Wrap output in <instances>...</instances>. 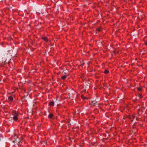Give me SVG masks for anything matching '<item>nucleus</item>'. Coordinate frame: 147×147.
Returning a JSON list of instances; mask_svg holds the SVG:
<instances>
[{
    "label": "nucleus",
    "instance_id": "nucleus-7",
    "mask_svg": "<svg viewBox=\"0 0 147 147\" xmlns=\"http://www.w3.org/2000/svg\"><path fill=\"white\" fill-rule=\"evenodd\" d=\"M20 141H18L17 140H15L13 141V142L14 143H19L20 142Z\"/></svg>",
    "mask_w": 147,
    "mask_h": 147
},
{
    "label": "nucleus",
    "instance_id": "nucleus-9",
    "mask_svg": "<svg viewBox=\"0 0 147 147\" xmlns=\"http://www.w3.org/2000/svg\"><path fill=\"white\" fill-rule=\"evenodd\" d=\"M104 72L105 74H107L109 72V71L107 70H105Z\"/></svg>",
    "mask_w": 147,
    "mask_h": 147
},
{
    "label": "nucleus",
    "instance_id": "nucleus-13",
    "mask_svg": "<svg viewBox=\"0 0 147 147\" xmlns=\"http://www.w3.org/2000/svg\"><path fill=\"white\" fill-rule=\"evenodd\" d=\"M145 44L146 45H147V42H146Z\"/></svg>",
    "mask_w": 147,
    "mask_h": 147
},
{
    "label": "nucleus",
    "instance_id": "nucleus-6",
    "mask_svg": "<svg viewBox=\"0 0 147 147\" xmlns=\"http://www.w3.org/2000/svg\"><path fill=\"white\" fill-rule=\"evenodd\" d=\"M67 77V76L66 75H64L62 77H61V78L62 79H64L65 78H66Z\"/></svg>",
    "mask_w": 147,
    "mask_h": 147
},
{
    "label": "nucleus",
    "instance_id": "nucleus-5",
    "mask_svg": "<svg viewBox=\"0 0 147 147\" xmlns=\"http://www.w3.org/2000/svg\"><path fill=\"white\" fill-rule=\"evenodd\" d=\"M8 100L10 101H12V100H13V98L11 96H9L8 97Z\"/></svg>",
    "mask_w": 147,
    "mask_h": 147
},
{
    "label": "nucleus",
    "instance_id": "nucleus-12",
    "mask_svg": "<svg viewBox=\"0 0 147 147\" xmlns=\"http://www.w3.org/2000/svg\"><path fill=\"white\" fill-rule=\"evenodd\" d=\"M138 91H140V90H141V89H140L139 88H138Z\"/></svg>",
    "mask_w": 147,
    "mask_h": 147
},
{
    "label": "nucleus",
    "instance_id": "nucleus-14",
    "mask_svg": "<svg viewBox=\"0 0 147 147\" xmlns=\"http://www.w3.org/2000/svg\"><path fill=\"white\" fill-rule=\"evenodd\" d=\"M83 64H82V66H83Z\"/></svg>",
    "mask_w": 147,
    "mask_h": 147
},
{
    "label": "nucleus",
    "instance_id": "nucleus-10",
    "mask_svg": "<svg viewBox=\"0 0 147 147\" xmlns=\"http://www.w3.org/2000/svg\"><path fill=\"white\" fill-rule=\"evenodd\" d=\"M43 39L45 41H48V39L46 37L43 38Z\"/></svg>",
    "mask_w": 147,
    "mask_h": 147
},
{
    "label": "nucleus",
    "instance_id": "nucleus-2",
    "mask_svg": "<svg viewBox=\"0 0 147 147\" xmlns=\"http://www.w3.org/2000/svg\"><path fill=\"white\" fill-rule=\"evenodd\" d=\"M49 105L51 106H53L54 105V101H50L49 102Z\"/></svg>",
    "mask_w": 147,
    "mask_h": 147
},
{
    "label": "nucleus",
    "instance_id": "nucleus-1",
    "mask_svg": "<svg viewBox=\"0 0 147 147\" xmlns=\"http://www.w3.org/2000/svg\"><path fill=\"white\" fill-rule=\"evenodd\" d=\"M13 117H11V118H13V119L15 121H16L18 120V115L17 113L15 111H13Z\"/></svg>",
    "mask_w": 147,
    "mask_h": 147
},
{
    "label": "nucleus",
    "instance_id": "nucleus-8",
    "mask_svg": "<svg viewBox=\"0 0 147 147\" xmlns=\"http://www.w3.org/2000/svg\"><path fill=\"white\" fill-rule=\"evenodd\" d=\"M81 97L83 99H87V98L85 96H84L83 95H82L81 96Z\"/></svg>",
    "mask_w": 147,
    "mask_h": 147
},
{
    "label": "nucleus",
    "instance_id": "nucleus-11",
    "mask_svg": "<svg viewBox=\"0 0 147 147\" xmlns=\"http://www.w3.org/2000/svg\"><path fill=\"white\" fill-rule=\"evenodd\" d=\"M138 97H139L140 98H141V97H142V96L141 95L139 94H138Z\"/></svg>",
    "mask_w": 147,
    "mask_h": 147
},
{
    "label": "nucleus",
    "instance_id": "nucleus-3",
    "mask_svg": "<svg viewBox=\"0 0 147 147\" xmlns=\"http://www.w3.org/2000/svg\"><path fill=\"white\" fill-rule=\"evenodd\" d=\"M97 101L95 100H93L92 101V104L94 105H96L97 103Z\"/></svg>",
    "mask_w": 147,
    "mask_h": 147
},
{
    "label": "nucleus",
    "instance_id": "nucleus-4",
    "mask_svg": "<svg viewBox=\"0 0 147 147\" xmlns=\"http://www.w3.org/2000/svg\"><path fill=\"white\" fill-rule=\"evenodd\" d=\"M53 116V115L51 113L50 114L48 115V117L51 119L52 118Z\"/></svg>",
    "mask_w": 147,
    "mask_h": 147
}]
</instances>
